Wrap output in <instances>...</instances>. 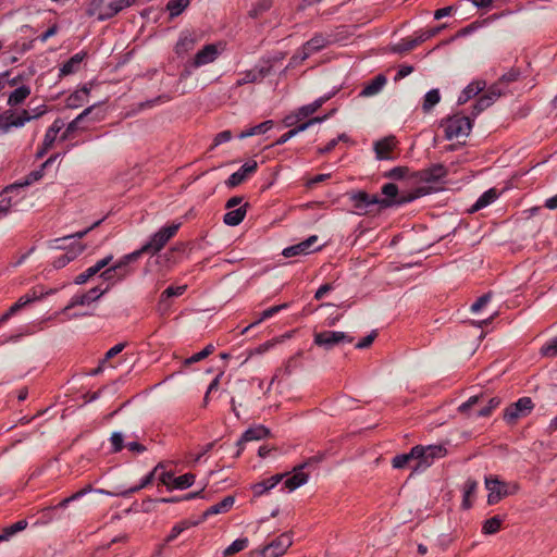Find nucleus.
<instances>
[{"label": "nucleus", "mask_w": 557, "mask_h": 557, "mask_svg": "<svg viewBox=\"0 0 557 557\" xmlns=\"http://www.w3.org/2000/svg\"><path fill=\"white\" fill-rule=\"evenodd\" d=\"M186 290V285H182V286H169L168 288H165L160 298L161 300H164V299H168L170 297H174V296H181L184 294V292Z\"/></svg>", "instance_id": "nucleus-59"}, {"label": "nucleus", "mask_w": 557, "mask_h": 557, "mask_svg": "<svg viewBox=\"0 0 557 557\" xmlns=\"http://www.w3.org/2000/svg\"><path fill=\"white\" fill-rule=\"evenodd\" d=\"M411 461L418 462L417 454H413V447L407 454L395 456L392 460V465L395 469H404L409 466Z\"/></svg>", "instance_id": "nucleus-40"}, {"label": "nucleus", "mask_w": 557, "mask_h": 557, "mask_svg": "<svg viewBox=\"0 0 557 557\" xmlns=\"http://www.w3.org/2000/svg\"><path fill=\"white\" fill-rule=\"evenodd\" d=\"M188 5H189V0H170L166 4V10L169 11L171 17H176Z\"/></svg>", "instance_id": "nucleus-43"}, {"label": "nucleus", "mask_w": 557, "mask_h": 557, "mask_svg": "<svg viewBox=\"0 0 557 557\" xmlns=\"http://www.w3.org/2000/svg\"><path fill=\"white\" fill-rule=\"evenodd\" d=\"M504 88L499 87V84H493L488 87L486 92L483 95L491 106L502 96L504 95Z\"/></svg>", "instance_id": "nucleus-51"}, {"label": "nucleus", "mask_w": 557, "mask_h": 557, "mask_svg": "<svg viewBox=\"0 0 557 557\" xmlns=\"http://www.w3.org/2000/svg\"><path fill=\"white\" fill-rule=\"evenodd\" d=\"M214 351V346L212 344L207 345L201 351L194 354L189 358L185 359L184 363L186 366L199 362L200 360L207 358Z\"/></svg>", "instance_id": "nucleus-47"}, {"label": "nucleus", "mask_w": 557, "mask_h": 557, "mask_svg": "<svg viewBox=\"0 0 557 557\" xmlns=\"http://www.w3.org/2000/svg\"><path fill=\"white\" fill-rule=\"evenodd\" d=\"M285 476V474H275L269 479H265L261 482L256 483L252 485V492L255 496H261L265 492L272 490L275 487Z\"/></svg>", "instance_id": "nucleus-29"}, {"label": "nucleus", "mask_w": 557, "mask_h": 557, "mask_svg": "<svg viewBox=\"0 0 557 557\" xmlns=\"http://www.w3.org/2000/svg\"><path fill=\"white\" fill-rule=\"evenodd\" d=\"M503 521L504 519L499 516H494L485 520L482 527V532L487 535L497 533L502 528Z\"/></svg>", "instance_id": "nucleus-42"}, {"label": "nucleus", "mask_w": 557, "mask_h": 557, "mask_svg": "<svg viewBox=\"0 0 557 557\" xmlns=\"http://www.w3.org/2000/svg\"><path fill=\"white\" fill-rule=\"evenodd\" d=\"M541 354L545 357L557 356V338L552 339L541 348Z\"/></svg>", "instance_id": "nucleus-62"}, {"label": "nucleus", "mask_w": 557, "mask_h": 557, "mask_svg": "<svg viewBox=\"0 0 557 557\" xmlns=\"http://www.w3.org/2000/svg\"><path fill=\"white\" fill-rule=\"evenodd\" d=\"M520 75H521L520 70L516 69V67H512L507 73L503 74L499 77L498 82H496V84H499V87H503V85H508V84H510L512 82L518 81Z\"/></svg>", "instance_id": "nucleus-50"}, {"label": "nucleus", "mask_w": 557, "mask_h": 557, "mask_svg": "<svg viewBox=\"0 0 557 557\" xmlns=\"http://www.w3.org/2000/svg\"><path fill=\"white\" fill-rule=\"evenodd\" d=\"M258 169V163L250 160L244 163L236 172H234L225 182L227 187H236L240 185L250 174L255 173Z\"/></svg>", "instance_id": "nucleus-15"}, {"label": "nucleus", "mask_w": 557, "mask_h": 557, "mask_svg": "<svg viewBox=\"0 0 557 557\" xmlns=\"http://www.w3.org/2000/svg\"><path fill=\"white\" fill-rule=\"evenodd\" d=\"M318 240V236L312 235L308 237L306 240L298 243L296 245L289 246L283 250V256L286 258L300 256V255H308L312 251L319 250L318 248H312V246Z\"/></svg>", "instance_id": "nucleus-17"}, {"label": "nucleus", "mask_w": 557, "mask_h": 557, "mask_svg": "<svg viewBox=\"0 0 557 557\" xmlns=\"http://www.w3.org/2000/svg\"><path fill=\"white\" fill-rule=\"evenodd\" d=\"M332 95H326L323 97L318 98L312 103L302 106L298 109L297 116H300L301 119H305L311 114H313L318 109H320L330 98Z\"/></svg>", "instance_id": "nucleus-36"}, {"label": "nucleus", "mask_w": 557, "mask_h": 557, "mask_svg": "<svg viewBox=\"0 0 557 557\" xmlns=\"http://www.w3.org/2000/svg\"><path fill=\"white\" fill-rule=\"evenodd\" d=\"M135 2L136 0H94L91 5L98 14V20L106 21Z\"/></svg>", "instance_id": "nucleus-5"}, {"label": "nucleus", "mask_w": 557, "mask_h": 557, "mask_svg": "<svg viewBox=\"0 0 557 557\" xmlns=\"http://www.w3.org/2000/svg\"><path fill=\"white\" fill-rule=\"evenodd\" d=\"M26 527H27V521L20 520L17 522L4 528L3 531L5 532L7 536L10 539L17 532L25 530Z\"/></svg>", "instance_id": "nucleus-60"}, {"label": "nucleus", "mask_w": 557, "mask_h": 557, "mask_svg": "<svg viewBox=\"0 0 557 557\" xmlns=\"http://www.w3.org/2000/svg\"><path fill=\"white\" fill-rule=\"evenodd\" d=\"M293 544L290 534L283 533L263 548L265 557H280Z\"/></svg>", "instance_id": "nucleus-13"}, {"label": "nucleus", "mask_w": 557, "mask_h": 557, "mask_svg": "<svg viewBox=\"0 0 557 557\" xmlns=\"http://www.w3.org/2000/svg\"><path fill=\"white\" fill-rule=\"evenodd\" d=\"M111 444H112V451L113 453H119L123 449L124 447V444H123V435L120 433V432H114L112 435H111Z\"/></svg>", "instance_id": "nucleus-64"}, {"label": "nucleus", "mask_w": 557, "mask_h": 557, "mask_svg": "<svg viewBox=\"0 0 557 557\" xmlns=\"http://www.w3.org/2000/svg\"><path fill=\"white\" fill-rule=\"evenodd\" d=\"M106 290L100 289L99 287H94L89 289L87 293L82 295H75L70 304L65 307V310L72 309L76 306H85L89 305L92 301L99 299Z\"/></svg>", "instance_id": "nucleus-19"}, {"label": "nucleus", "mask_w": 557, "mask_h": 557, "mask_svg": "<svg viewBox=\"0 0 557 557\" xmlns=\"http://www.w3.org/2000/svg\"><path fill=\"white\" fill-rule=\"evenodd\" d=\"M188 528H189V523L186 521L175 524L172 528L170 534L166 536L165 541L168 543L174 541L184 530H186Z\"/></svg>", "instance_id": "nucleus-61"}, {"label": "nucleus", "mask_w": 557, "mask_h": 557, "mask_svg": "<svg viewBox=\"0 0 557 557\" xmlns=\"http://www.w3.org/2000/svg\"><path fill=\"white\" fill-rule=\"evenodd\" d=\"M354 337L341 331H323L314 334L313 343L326 350L343 343H352Z\"/></svg>", "instance_id": "nucleus-7"}, {"label": "nucleus", "mask_w": 557, "mask_h": 557, "mask_svg": "<svg viewBox=\"0 0 557 557\" xmlns=\"http://www.w3.org/2000/svg\"><path fill=\"white\" fill-rule=\"evenodd\" d=\"M195 475L193 473H185L173 479V487L185 490L194 484Z\"/></svg>", "instance_id": "nucleus-46"}, {"label": "nucleus", "mask_w": 557, "mask_h": 557, "mask_svg": "<svg viewBox=\"0 0 557 557\" xmlns=\"http://www.w3.org/2000/svg\"><path fill=\"white\" fill-rule=\"evenodd\" d=\"M418 45H420V41H418V37L413 39H403L394 47V51L399 53L407 52L414 49Z\"/></svg>", "instance_id": "nucleus-52"}, {"label": "nucleus", "mask_w": 557, "mask_h": 557, "mask_svg": "<svg viewBox=\"0 0 557 557\" xmlns=\"http://www.w3.org/2000/svg\"><path fill=\"white\" fill-rule=\"evenodd\" d=\"M441 100V95L438 89H431L424 96L422 109L424 112H429L434 106H436Z\"/></svg>", "instance_id": "nucleus-44"}, {"label": "nucleus", "mask_w": 557, "mask_h": 557, "mask_svg": "<svg viewBox=\"0 0 557 557\" xmlns=\"http://www.w3.org/2000/svg\"><path fill=\"white\" fill-rule=\"evenodd\" d=\"M483 400V395L471 396L467 401L458 407V411L463 414H469L470 409Z\"/></svg>", "instance_id": "nucleus-56"}, {"label": "nucleus", "mask_w": 557, "mask_h": 557, "mask_svg": "<svg viewBox=\"0 0 557 557\" xmlns=\"http://www.w3.org/2000/svg\"><path fill=\"white\" fill-rule=\"evenodd\" d=\"M181 223H173L171 225H166L161 227L157 233H154L150 239L139 248V252L141 255H156L159 252L166 243L177 233Z\"/></svg>", "instance_id": "nucleus-4"}, {"label": "nucleus", "mask_w": 557, "mask_h": 557, "mask_svg": "<svg viewBox=\"0 0 557 557\" xmlns=\"http://www.w3.org/2000/svg\"><path fill=\"white\" fill-rule=\"evenodd\" d=\"M386 84V77L382 74L375 76L360 92L362 97H371L379 94Z\"/></svg>", "instance_id": "nucleus-34"}, {"label": "nucleus", "mask_w": 557, "mask_h": 557, "mask_svg": "<svg viewBox=\"0 0 557 557\" xmlns=\"http://www.w3.org/2000/svg\"><path fill=\"white\" fill-rule=\"evenodd\" d=\"M30 95V87L23 85L14 89L8 98V106L16 107L22 104Z\"/></svg>", "instance_id": "nucleus-35"}, {"label": "nucleus", "mask_w": 557, "mask_h": 557, "mask_svg": "<svg viewBox=\"0 0 557 557\" xmlns=\"http://www.w3.org/2000/svg\"><path fill=\"white\" fill-rule=\"evenodd\" d=\"M478 490V482L474 479H468L463 484V497L461 506L463 509L472 507L473 498Z\"/></svg>", "instance_id": "nucleus-31"}, {"label": "nucleus", "mask_w": 557, "mask_h": 557, "mask_svg": "<svg viewBox=\"0 0 557 557\" xmlns=\"http://www.w3.org/2000/svg\"><path fill=\"white\" fill-rule=\"evenodd\" d=\"M273 127V121L272 120H268V121H264L256 126H252L246 131H243L239 135H238V138L239 139H244V138H247V137H250V136H255V135H260V134H264L267 133L268 131H270L271 128Z\"/></svg>", "instance_id": "nucleus-38"}, {"label": "nucleus", "mask_w": 557, "mask_h": 557, "mask_svg": "<svg viewBox=\"0 0 557 557\" xmlns=\"http://www.w3.org/2000/svg\"><path fill=\"white\" fill-rule=\"evenodd\" d=\"M38 297L36 296V294L34 293V295L32 297H29L28 295H25V296H22L18 298V300L12 305L5 312L12 317L14 315L16 312H18L22 308H24L26 305L30 304L32 301H34L35 299H37Z\"/></svg>", "instance_id": "nucleus-45"}, {"label": "nucleus", "mask_w": 557, "mask_h": 557, "mask_svg": "<svg viewBox=\"0 0 557 557\" xmlns=\"http://www.w3.org/2000/svg\"><path fill=\"white\" fill-rule=\"evenodd\" d=\"M409 173L408 166H395L388 172L384 174V177L391 178V180H403L407 177Z\"/></svg>", "instance_id": "nucleus-55"}, {"label": "nucleus", "mask_w": 557, "mask_h": 557, "mask_svg": "<svg viewBox=\"0 0 557 557\" xmlns=\"http://www.w3.org/2000/svg\"><path fill=\"white\" fill-rule=\"evenodd\" d=\"M533 408L534 404L530 397L519 398L505 409L504 420L509 424H513L518 419L530 414Z\"/></svg>", "instance_id": "nucleus-9"}, {"label": "nucleus", "mask_w": 557, "mask_h": 557, "mask_svg": "<svg viewBox=\"0 0 557 557\" xmlns=\"http://www.w3.org/2000/svg\"><path fill=\"white\" fill-rule=\"evenodd\" d=\"M472 128L470 117L461 114H455L445 122V137L448 140L467 137Z\"/></svg>", "instance_id": "nucleus-6"}, {"label": "nucleus", "mask_w": 557, "mask_h": 557, "mask_svg": "<svg viewBox=\"0 0 557 557\" xmlns=\"http://www.w3.org/2000/svg\"><path fill=\"white\" fill-rule=\"evenodd\" d=\"M248 203H244L239 208L228 209L230 211L224 214L223 222L230 226H236L244 220L247 213Z\"/></svg>", "instance_id": "nucleus-32"}, {"label": "nucleus", "mask_w": 557, "mask_h": 557, "mask_svg": "<svg viewBox=\"0 0 557 557\" xmlns=\"http://www.w3.org/2000/svg\"><path fill=\"white\" fill-rule=\"evenodd\" d=\"M484 483L488 491V505L498 504L503 498L517 494L520 488L517 482L502 481L497 475L485 476Z\"/></svg>", "instance_id": "nucleus-2"}, {"label": "nucleus", "mask_w": 557, "mask_h": 557, "mask_svg": "<svg viewBox=\"0 0 557 557\" xmlns=\"http://www.w3.org/2000/svg\"><path fill=\"white\" fill-rule=\"evenodd\" d=\"M89 92H90V88H88L86 85L83 86L81 89L72 92L66 98V101H65L66 107L71 108V109H76V108L82 107L84 103H86L88 101Z\"/></svg>", "instance_id": "nucleus-26"}, {"label": "nucleus", "mask_w": 557, "mask_h": 557, "mask_svg": "<svg viewBox=\"0 0 557 557\" xmlns=\"http://www.w3.org/2000/svg\"><path fill=\"white\" fill-rule=\"evenodd\" d=\"M97 106L92 104L87 107L81 114H78L72 122H70L65 128V131L62 133L60 139L61 140H67L73 137V134L78 131L83 129L81 126V123L84 121L85 117L92 115V120L100 122L104 119L106 112L103 110L96 111Z\"/></svg>", "instance_id": "nucleus-8"}, {"label": "nucleus", "mask_w": 557, "mask_h": 557, "mask_svg": "<svg viewBox=\"0 0 557 557\" xmlns=\"http://www.w3.org/2000/svg\"><path fill=\"white\" fill-rule=\"evenodd\" d=\"M272 7V0H258L257 3L249 11L250 17H258L264 12L269 11Z\"/></svg>", "instance_id": "nucleus-48"}, {"label": "nucleus", "mask_w": 557, "mask_h": 557, "mask_svg": "<svg viewBox=\"0 0 557 557\" xmlns=\"http://www.w3.org/2000/svg\"><path fill=\"white\" fill-rule=\"evenodd\" d=\"M447 170L443 164H433L430 168L412 173L411 177L417 182L436 183L445 177Z\"/></svg>", "instance_id": "nucleus-12"}, {"label": "nucleus", "mask_w": 557, "mask_h": 557, "mask_svg": "<svg viewBox=\"0 0 557 557\" xmlns=\"http://www.w3.org/2000/svg\"><path fill=\"white\" fill-rule=\"evenodd\" d=\"M330 114L327 115H324V116H315V117H311L309 119L307 122H304L301 124H299L298 126L292 128L293 132H295V136L304 131H306L308 127H310L311 125L315 124V123H321L323 121H325L327 117H329Z\"/></svg>", "instance_id": "nucleus-57"}, {"label": "nucleus", "mask_w": 557, "mask_h": 557, "mask_svg": "<svg viewBox=\"0 0 557 557\" xmlns=\"http://www.w3.org/2000/svg\"><path fill=\"white\" fill-rule=\"evenodd\" d=\"M195 46V39L191 36L181 37L176 44V52L184 53L193 49Z\"/></svg>", "instance_id": "nucleus-54"}, {"label": "nucleus", "mask_w": 557, "mask_h": 557, "mask_svg": "<svg viewBox=\"0 0 557 557\" xmlns=\"http://www.w3.org/2000/svg\"><path fill=\"white\" fill-rule=\"evenodd\" d=\"M248 546V539H237L228 547L225 548L224 555L232 556L238 552H242Z\"/></svg>", "instance_id": "nucleus-49"}, {"label": "nucleus", "mask_w": 557, "mask_h": 557, "mask_svg": "<svg viewBox=\"0 0 557 557\" xmlns=\"http://www.w3.org/2000/svg\"><path fill=\"white\" fill-rule=\"evenodd\" d=\"M413 454H417L418 462L412 467V472H420L428 469L435 459L446 456L447 449L443 445H416Z\"/></svg>", "instance_id": "nucleus-3"}, {"label": "nucleus", "mask_w": 557, "mask_h": 557, "mask_svg": "<svg viewBox=\"0 0 557 557\" xmlns=\"http://www.w3.org/2000/svg\"><path fill=\"white\" fill-rule=\"evenodd\" d=\"M269 433L270 431L263 425H256L246 430L236 444L238 446L236 456L238 457L240 455L246 443L263 440L269 435Z\"/></svg>", "instance_id": "nucleus-16"}, {"label": "nucleus", "mask_w": 557, "mask_h": 557, "mask_svg": "<svg viewBox=\"0 0 557 557\" xmlns=\"http://www.w3.org/2000/svg\"><path fill=\"white\" fill-rule=\"evenodd\" d=\"M140 256L141 253L139 252V249H137L128 255H125L113 265L117 272L119 281L124 280L131 273V270L128 269L129 263L136 261Z\"/></svg>", "instance_id": "nucleus-21"}, {"label": "nucleus", "mask_w": 557, "mask_h": 557, "mask_svg": "<svg viewBox=\"0 0 557 557\" xmlns=\"http://www.w3.org/2000/svg\"><path fill=\"white\" fill-rule=\"evenodd\" d=\"M103 220L104 219L98 220L92 225L87 227L86 230L76 232L75 234L67 235V236H64L62 238H57L54 242L59 243V242H63V240H66V239H70V238H78V239H81L84 236H86L91 230H94L95 227L99 226L102 223Z\"/></svg>", "instance_id": "nucleus-58"}, {"label": "nucleus", "mask_w": 557, "mask_h": 557, "mask_svg": "<svg viewBox=\"0 0 557 557\" xmlns=\"http://www.w3.org/2000/svg\"><path fill=\"white\" fill-rule=\"evenodd\" d=\"M486 87V82L483 79L474 81L470 83L460 94L458 98V103L463 104L468 102L472 97L476 96L479 92L484 90Z\"/></svg>", "instance_id": "nucleus-24"}, {"label": "nucleus", "mask_w": 557, "mask_h": 557, "mask_svg": "<svg viewBox=\"0 0 557 557\" xmlns=\"http://www.w3.org/2000/svg\"><path fill=\"white\" fill-rule=\"evenodd\" d=\"M29 121L30 117L27 110H23L18 115H15L11 110H8L0 114V129L3 133H8L11 127H22Z\"/></svg>", "instance_id": "nucleus-11"}, {"label": "nucleus", "mask_w": 557, "mask_h": 557, "mask_svg": "<svg viewBox=\"0 0 557 557\" xmlns=\"http://www.w3.org/2000/svg\"><path fill=\"white\" fill-rule=\"evenodd\" d=\"M491 293L484 294L481 297H479L472 305H471V311L472 312H479L484 306L488 304L491 300Z\"/></svg>", "instance_id": "nucleus-63"}, {"label": "nucleus", "mask_w": 557, "mask_h": 557, "mask_svg": "<svg viewBox=\"0 0 557 557\" xmlns=\"http://www.w3.org/2000/svg\"><path fill=\"white\" fill-rule=\"evenodd\" d=\"M234 503H235V497L228 495V496L224 497L220 503L209 507L203 512V518H207L212 515L227 512L233 507Z\"/></svg>", "instance_id": "nucleus-33"}, {"label": "nucleus", "mask_w": 557, "mask_h": 557, "mask_svg": "<svg viewBox=\"0 0 557 557\" xmlns=\"http://www.w3.org/2000/svg\"><path fill=\"white\" fill-rule=\"evenodd\" d=\"M288 307V304H281V305H277V306H273V307H270L268 309H265L260 318L255 321L253 323L249 324L248 326H246L243 331H242V334H245L248 332L249 329L253 327L255 325L259 324L260 322H262L263 320L265 319H269L271 317H273L274 314L278 313L280 311L286 309Z\"/></svg>", "instance_id": "nucleus-39"}, {"label": "nucleus", "mask_w": 557, "mask_h": 557, "mask_svg": "<svg viewBox=\"0 0 557 557\" xmlns=\"http://www.w3.org/2000/svg\"><path fill=\"white\" fill-rule=\"evenodd\" d=\"M382 194L384 196H386L385 199H388V200H392V201H395V200H397V199H399L401 197V195L398 196V187L395 184H393V183H387V184L383 185ZM408 194L409 193L403 194V196H407Z\"/></svg>", "instance_id": "nucleus-53"}, {"label": "nucleus", "mask_w": 557, "mask_h": 557, "mask_svg": "<svg viewBox=\"0 0 557 557\" xmlns=\"http://www.w3.org/2000/svg\"><path fill=\"white\" fill-rule=\"evenodd\" d=\"M423 195H425L424 189L418 188L414 191L408 194L407 196H401L399 199L392 201L388 199H381V198H379L377 195H370L366 191H358L356 194H352L350 199L354 202V207L356 210L367 211V209L371 205H380L383 208H388L394 205H404V203L411 202L414 199H417Z\"/></svg>", "instance_id": "nucleus-1"}, {"label": "nucleus", "mask_w": 557, "mask_h": 557, "mask_svg": "<svg viewBox=\"0 0 557 557\" xmlns=\"http://www.w3.org/2000/svg\"><path fill=\"white\" fill-rule=\"evenodd\" d=\"M86 57L85 52H78L71 57L61 67L59 72V77H64L71 74H74L78 71L81 63Z\"/></svg>", "instance_id": "nucleus-27"}, {"label": "nucleus", "mask_w": 557, "mask_h": 557, "mask_svg": "<svg viewBox=\"0 0 557 557\" xmlns=\"http://www.w3.org/2000/svg\"><path fill=\"white\" fill-rule=\"evenodd\" d=\"M42 176H44V170L41 168H39L38 170L32 171L30 173H28L25 176L23 182H21L18 184L11 185V186H8L5 188V191L12 190V189L18 188V187L28 186V185L39 181Z\"/></svg>", "instance_id": "nucleus-41"}, {"label": "nucleus", "mask_w": 557, "mask_h": 557, "mask_svg": "<svg viewBox=\"0 0 557 557\" xmlns=\"http://www.w3.org/2000/svg\"><path fill=\"white\" fill-rule=\"evenodd\" d=\"M219 55V51L214 45H207L199 50L194 59V66L199 67L213 62Z\"/></svg>", "instance_id": "nucleus-22"}, {"label": "nucleus", "mask_w": 557, "mask_h": 557, "mask_svg": "<svg viewBox=\"0 0 557 557\" xmlns=\"http://www.w3.org/2000/svg\"><path fill=\"white\" fill-rule=\"evenodd\" d=\"M159 467H160V465H158L153 469V471H151L146 476H144L138 485H135V486L128 488L127 491H124L121 493H115V494L107 492L104 490H97V492L101 493V494L116 495V496H123V497L128 496L129 494L136 493V492L140 491L141 488L148 486L153 481L154 473L158 471Z\"/></svg>", "instance_id": "nucleus-28"}, {"label": "nucleus", "mask_w": 557, "mask_h": 557, "mask_svg": "<svg viewBox=\"0 0 557 557\" xmlns=\"http://www.w3.org/2000/svg\"><path fill=\"white\" fill-rule=\"evenodd\" d=\"M497 196V191L494 188L486 190L479 197L475 203L471 207L470 212H476L487 207L488 205L496 200Z\"/></svg>", "instance_id": "nucleus-37"}, {"label": "nucleus", "mask_w": 557, "mask_h": 557, "mask_svg": "<svg viewBox=\"0 0 557 557\" xmlns=\"http://www.w3.org/2000/svg\"><path fill=\"white\" fill-rule=\"evenodd\" d=\"M85 250L84 245H77L73 247L71 250L62 253L60 257L55 258L52 262L54 269H62L71 261H73L79 253Z\"/></svg>", "instance_id": "nucleus-30"}, {"label": "nucleus", "mask_w": 557, "mask_h": 557, "mask_svg": "<svg viewBox=\"0 0 557 557\" xmlns=\"http://www.w3.org/2000/svg\"><path fill=\"white\" fill-rule=\"evenodd\" d=\"M321 458L313 457L305 461L304 463L297 466L293 470V475L287 478L284 482L285 488H287L289 492L295 491L299 486L304 485L308 481V474L304 472V469L308 467L311 461L319 462Z\"/></svg>", "instance_id": "nucleus-10"}, {"label": "nucleus", "mask_w": 557, "mask_h": 557, "mask_svg": "<svg viewBox=\"0 0 557 557\" xmlns=\"http://www.w3.org/2000/svg\"><path fill=\"white\" fill-rule=\"evenodd\" d=\"M270 73V67H260L259 70H250L243 73V76L237 79L236 87H240L243 85L255 83L263 79Z\"/></svg>", "instance_id": "nucleus-25"}, {"label": "nucleus", "mask_w": 557, "mask_h": 557, "mask_svg": "<svg viewBox=\"0 0 557 557\" xmlns=\"http://www.w3.org/2000/svg\"><path fill=\"white\" fill-rule=\"evenodd\" d=\"M63 125H64L63 122L60 119H57L52 123V125L47 129L45 137H44L42 145L36 152V159L44 158L45 154L49 151V149L52 148V146L55 141L57 135L62 129Z\"/></svg>", "instance_id": "nucleus-14"}, {"label": "nucleus", "mask_w": 557, "mask_h": 557, "mask_svg": "<svg viewBox=\"0 0 557 557\" xmlns=\"http://www.w3.org/2000/svg\"><path fill=\"white\" fill-rule=\"evenodd\" d=\"M112 256H108L99 261L96 262L92 267L85 270L83 273L78 274L74 278V283L77 285L85 284L89 278L95 276L97 273H99L102 269H104L112 260Z\"/></svg>", "instance_id": "nucleus-20"}, {"label": "nucleus", "mask_w": 557, "mask_h": 557, "mask_svg": "<svg viewBox=\"0 0 557 557\" xmlns=\"http://www.w3.org/2000/svg\"><path fill=\"white\" fill-rule=\"evenodd\" d=\"M395 147V137H386L374 144V151L379 160L392 159L391 152Z\"/></svg>", "instance_id": "nucleus-23"}, {"label": "nucleus", "mask_w": 557, "mask_h": 557, "mask_svg": "<svg viewBox=\"0 0 557 557\" xmlns=\"http://www.w3.org/2000/svg\"><path fill=\"white\" fill-rule=\"evenodd\" d=\"M330 44V39L322 34H315L302 46L301 60H306L311 54L320 51Z\"/></svg>", "instance_id": "nucleus-18"}]
</instances>
